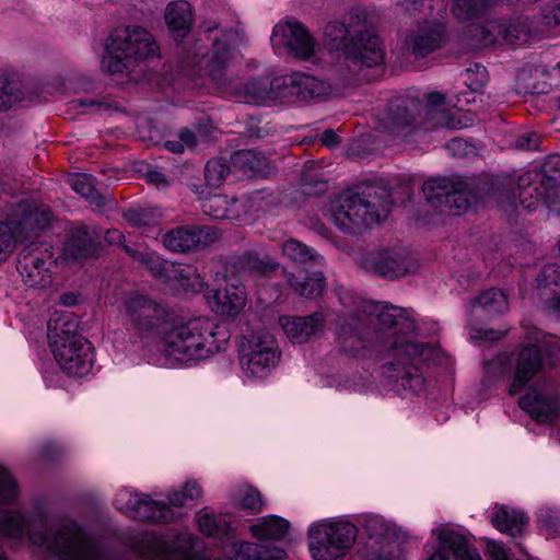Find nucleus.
Instances as JSON below:
<instances>
[{"mask_svg": "<svg viewBox=\"0 0 560 560\" xmlns=\"http://www.w3.org/2000/svg\"><path fill=\"white\" fill-rule=\"evenodd\" d=\"M206 298L215 313L229 317L238 315L247 303L245 288L234 282L228 283L223 290L208 291Z\"/></svg>", "mask_w": 560, "mask_h": 560, "instance_id": "obj_24", "label": "nucleus"}, {"mask_svg": "<svg viewBox=\"0 0 560 560\" xmlns=\"http://www.w3.org/2000/svg\"><path fill=\"white\" fill-rule=\"evenodd\" d=\"M71 188L86 199L96 201L100 198L98 191L94 187L93 177L88 174H75L69 178Z\"/></svg>", "mask_w": 560, "mask_h": 560, "instance_id": "obj_49", "label": "nucleus"}, {"mask_svg": "<svg viewBox=\"0 0 560 560\" xmlns=\"http://www.w3.org/2000/svg\"><path fill=\"white\" fill-rule=\"evenodd\" d=\"M392 209L386 189L366 185L358 190H347L330 206L334 223L342 231L369 226L385 219Z\"/></svg>", "mask_w": 560, "mask_h": 560, "instance_id": "obj_6", "label": "nucleus"}, {"mask_svg": "<svg viewBox=\"0 0 560 560\" xmlns=\"http://www.w3.org/2000/svg\"><path fill=\"white\" fill-rule=\"evenodd\" d=\"M362 266L370 272L393 280L408 273L413 268V261L404 248H385L366 254Z\"/></svg>", "mask_w": 560, "mask_h": 560, "instance_id": "obj_19", "label": "nucleus"}, {"mask_svg": "<svg viewBox=\"0 0 560 560\" xmlns=\"http://www.w3.org/2000/svg\"><path fill=\"white\" fill-rule=\"evenodd\" d=\"M540 175L539 179L546 185L548 209L560 211V195L557 188L560 182V155H549L539 168L530 170Z\"/></svg>", "mask_w": 560, "mask_h": 560, "instance_id": "obj_29", "label": "nucleus"}, {"mask_svg": "<svg viewBox=\"0 0 560 560\" xmlns=\"http://www.w3.org/2000/svg\"><path fill=\"white\" fill-rule=\"evenodd\" d=\"M503 27L504 22L488 21L485 25L475 30L474 36L478 38L480 45L491 46L502 42Z\"/></svg>", "mask_w": 560, "mask_h": 560, "instance_id": "obj_47", "label": "nucleus"}, {"mask_svg": "<svg viewBox=\"0 0 560 560\" xmlns=\"http://www.w3.org/2000/svg\"><path fill=\"white\" fill-rule=\"evenodd\" d=\"M236 560H282L285 551L279 547L242 541L234 546Z\"/></svg>", "mask_w": 560, "mask_h": 560, "instance_id": "obj_35", "label": "nucleus"}, {"mask_svg": "<svg viewBox=\"0 0 560 560\" xmlns=\"http://www.w3.org/2000/svg\"><path fill=\"white\" fill-rule=\"evenodd\" d=\"M235 34L232 31L221 30L212 38V45L207 54L200 57L187 56L183 63L185 70L195 74L205 72L211 81L226 93H235L236 97L245 103L264 104L273 100L272 81L268 78L253 79L241 91L232 86L233 68L238 57L235 49Z\"/></svg>", "mask_w": 560, "mask_h": 560, "instance_id": "obj_3", "label": "nucleus"}, {"mask_svg": "<svg viewBox=\"0 0 560 560\" xmlns=\"http://www.w3.org/2000/svg\"><path fill=\"white\" fill-rule=\"evenodd\" d=\"M97 236L84 225H78L65 246V253L73 258H85L93 256L97 249Z\"/></svg>", "mask_w": 560, "mask_h": 560, "instance_id": "obj_33", "label": "nucleus"}, {"mask_svg": "<svg viewBox=\"0 0 560 560\" xmlns=\"http://www.w3.org/2000/svg\"><path fill=\"white\" fill-rule=\"evenodd\" d=\"M538 294L548 313L560 316V267L547 265L537 278Z\"/></svg>", "mask_w": 560, "mask_h": 560, "instance_id": "obj_26", "label": "nucleus"}, {"mask_svg": "<svg viewBox=\"0 0 560 560\" xmlns=\"http://www.w3.org/2000/svg\"><path fill=\"white\" fill-rule=\"evenodd\" d=\"M233 164L244 171L260 173L266 165V158L253 150H242L232 156Z\"/></svg>", "mask_w": 560, "mask_h": 560, "instance_id": "obj_44", "label": "nucleus"}, {"mask_svg": "<svg viewBox=\"0 0 560 560\" xmlns=\"http://www.w3.org/2000/svg\"><path fill=\"white\" fill-rule=\"evenodd\" d=\"M242 505L253 512H260L264 508L261 494L257 490L248 487L242 499Z\"/></svg>", "mask_w": 560, "mask_h": 560, "instance_id": "obj_55", "label": "nucleus"}, {"mask_svg": "<svg viewBox=\"0 0 560 560\" xmlns=\"http://www.w3.org/2000/svg\"><path fill=\"white\" fill-rule=\"evenodd\" d=\"M282 254L296 264H308L320 266L324 264V257L305 244L290 238L282 244Z\"/></svg>", "mask_w": 560, "mask_h": 560, "instance_id": "obj_39", "label": "nucleus"}, {"mask_svg": "<svg viewBox=\"0 0 560 560\" xmlns=\"http://www.w3.org/2000/svg\"><path fill=\"white\" fill-rule=\"evenodd\" d=\"M339 350L351 358H364L371 353L372 341L362 318L352 316L345 320L337 336Z\"/></svg>", "mask_w": 560, "mask_h": 560, "instance_id": "obj_20", "label": "nucleus"}, {"mask_svg": "<svg viewBox=\"0 0 560 560\" xmlns=\"http://www.w3.org/2000/svg\"><path fill=\"white\" fill-rule=\"evenodd\" d=\"M446 150L454 156H464L468 153V145L463 139L454 138L447 142Z\"/></svg>", "mask_w": 560, "mask_h": 560, "instance_id": "obj_59", "label": "nucleus"}, {"mask_svg": "<svg viewBox=\"0 0 560 560\" xmlns=\"http://www.w3.org/2000/svg\"><path fill=\"white\" fill-rule=\"evenodd\" d=\"M480 307L486 314H501L508 311L509 302L503 291L490 289L482 292L474 303V307Z\"/></svg>", "mask_w": 560, "mask_h": 560, "instance_id": "obj_42", "label": "nucleus"}, {"mask_svg": "<svg viewBox=\"0 0 560 560\" xmlns=\"http://www.w3.org/2000/svg\"><path fill=\"white\" fill-rule=\"evenodd\" d=\"M518 404L532 418L541 422L551 421L560 411V398L546 385L530 388Z\"/></svg>", "mask_w": 560, "mask_h": 560, "instance_id": "obj_22", "label": "nucleus"}, {"mask_svg": "<svg viewBox=\"0 0 560 560\" xmlns=\"http://www.w3.org/2000/svg\"><path fill=\"white\" fill-rule=\"evenodd\" d=\"M281 352L272 334L254 332L240 348V365L245 376L266 377L280 361Z\"/></svg>", "mask_w": 560, "mask_h": 560, "instance_id": "obj_13", "label": "nucleus"}, {"mask_svg": "<svg viewBox=\"0 0 560 560\" xmlns=\"http://www.w3.org/2000/svg\"><path fill=\"white\" fill-rule=\"evenodd\" d=\"M51 219L49 209L35 202L19 203L9 223H0V262L10 253L14 240L20 236L28 237L36 231L48 226Z\"/></svg>", "mask_w": 560, "mask_h": 560, "instance_id": "obj_12", "label": "nucleus"}, {"mask_svg": "<svg viewBox=\"0 0 560 560\" xmlns=\"http://www.w3.org/2000/svg\"><path fill=\"white\" fill-rule=\"evenodd\" d=\"M218 238V231L208 225L177 226L162 235L164 246L175 253L196 252L211 245Z\"/></svg>", "mask_w": 560, "mask_h": 560, "instance_id": "obj_18", "label": "nucleus"}, {"mask_svg": "<svg viewBox=\"0 0 560 560\" xmlns=\"http://www.w3.org/2000/svg\"><path fill=\"white\" fill-rule=\"evenodd\" d=\"M277 55L290 54L296 59L310 61L316 55L315 42L306 27L298 21H284L273 27L270 37Z\"/></svg>", "mask_w": 560, "mask_h": 560, "instance_id": "obj_15", "label": "nucleus"}, {"mask_svg": "<svg viewBox=\"0 0 560 560\" xmlns=\"http://www.w3.org/2000/svg\"><path fill=\"white\" fill-rule=\"evenodd\" d=\"M357 527L347 521L336 520L313 524L308 529L310 551L314 560H339L352 547Z\"/></svg>", "mask_w": 560, "mask_h": 560, "instance_id": "obj_10", "label": "nucleus"}, {"mask_svg": "<svg viewBox=\"0 0 560 560\" xmlns=\"http://www.w3.org/2000/svg\"><path fill=\"white\" fill-rule=\"evenodd\" d=\"M538 174L532 171L524 172L517 180L514 191L520 205L529 211L535 210L540 203L548 208L546 185L539 179Z\"/></svg>", "mask_w": 560, "mask_h": 560, "instance_id": "obj_25", "label": "nucleus"}, {"mask_svg": "<svg viewBox=\"0 0 560 560\" xmlns=\"http://www.w3.org/2000/svg\"><path fill=\"white\" fill-rule=\"evenodd\" d=\"M16 100L18 95L13 92V86L7 77L0 73V110L9 109Z\"/></svg>", "mask_w": 560, "mask_h": 560, "instance_id": "obj_52", "label": "nucleus"}, {"mask_svg": "<svg viewBox=\"0 0 560 560\" xmlns=\"http://www.w3.org/2000/svg\"><path fill=\"white\" fill-rule=\"evenodd\" d=\"M289 529V523L281 517L269 515L250 526V533L259 540L281 539Z\"/></svg>", "mask_w": 560, "mask_h": 560, "instance_id": "obj_37", "label": "nucleus"}, {"mask_svg": "<svg viewBox=\"0 0 560 560\" xmlns=\"http://www.w3.org/2000/svg\"><path fill=\"white\" fill-rule=\"evenodd\" d=\"M197 523L199 529L208 536H214L220 532V525L214 515L210 513H200L197 517Z\"/></svg>", "mask_w": 560, "mask_h": 560, "instance_id": "obj_54", "label": "nucleus"}, {"mask_svg": "<svg viewBox=\"0 0 560 560\" xmlns=\"http://www.w3.org/2000/svg\"><path fill=\"white\" fill-rule=\"evenodd\" d=\"M299 80L296 72L275 78L272 80L273 100L284 103L300 101L301 91L298 89Z\"/></svg>", "mask_w": 560, "mask_h": 560, "instance_id": "obj_41", "label": "nucleus"}, {"mask_svg": "<svg viewBox=\"0 0 560 560\" xmlns=\"http://www.w3.org/2000/svg\"><path fill=\"white\" fill-rule=\"evenodd\" d=\"M489 0H452L451 12L459 22L471 23L486 14Z\"/></svg>", "mask_w": 560, "mask_h": 560, "instance_id": "obj_38", "label": "nucleus"}, {"mask_svg": "<svg viewBox=\"0 0 560 560\" xmlns=\"http://www.w3.org/2000/svg\"><path fill=\"white\" fill-rule=\"evenodd\" d=\"M545 335L536 331L533 339L536 345L525 347L521 350L513 381L510 386V394L514 395L521 392L525 384L542 369L541 348Z\"/></svg>", "mask_w": 560, "mask_h": 560, "instance_id": "obj_23", "label": "nucleus"}, {"mask_svg": "<svg viewBox=\"0 0 560 560\" xmlns=\"http://www.w3.org/2000/svg\"><path fill=\"white\" fill-rule=\"evenodd\" d=\"M238 264L244 273L254 276H267L279 267L278 262L262 260L252 254L243 255Z\"/></svg>", "mask_w": 560, "mask_h": 560, "instance_id": "obj_45", "label": "nucleus"}, {"mask_svg": "<svg viewBox=\"0 0 560 560\" xmlns=\"http://www.w3.org/2000/svg\"><path fill=\"white\" fill-rule=\"evenodd\" d=\"M432 534L442 548L452 551L455 560H482L477 549L469 545L467 538L459 532L442 525L432 529Z\"/></svg>", "mask_w": 560, "mask_h": 560, "instance_id": "obj_27", "label": "nucleus"}, {"mask_svg": "<svg viewBox=\"0 0 560 560\" xmlns=\"http://www.w3.org/2000/svg\"><path fill=\"white\" fill-rule=\"evenodd\" d=\"M324 44L331 51H341L343 61L340 71L346 79L370 80L369 69L380 68L384 51L378 36L370 32L365 22L358 15L350 16L348 23L331 22L324 33Z\"/></svg>", "mask_w": 560, "mask_h": 560, "instance_id": "obj_5", "label": "nucleus"}, {"mask_svg": "<svg viewBox=\"0 0 560 560\" xmlns=\"http://www.w3.org/2000/svg\"><path fill=\"white\" fill-rule=\"evenodd\" d=\"M491 523L501 533L517 537L523 533L527 517L521 511L505 505H497L492 510Z\"/></svg>", "mask_w": 560, "mask_h": 560, "instance_id": "obj_32", "label": "nucleus"}, {"mask_svg": "<svg viewBox=\"0 0 560 560\" xmlns=\"http://www.w3.org/2000/svg\"><path fill=\"white\" fill-rule=\"evenodd\" d=\"M19 494L14 478L9 470L0 465V505L11 503ZM0 560H5L0 556Z\"/></svg>", "mask_w": 560, "mask_h": 560, "instance_id": "obj_51", "label": "nucleus"}, {"mask_svg": "<svg viewBox=\"0 0 560 560\" xmlns=\"http://www.w3.org/2000/svg\"><path fill=\"white\" fill-rule=\"evenodd\" d=\"M159 47L145 28L122 26L115 28L105 44L102 69L109 74H129L137 66L158 55Z\"/></svg>", "mask_w": 560, "mask_h": 560, "instance_id": "obj_8", "label": "nucleus"}, {"mask_svg": "<svg viewBox=\"0 0 560 560\" xmlns=\"http://www.w3.org/2000/svg\"><path fill=\"white\" fill-rule=\"evenodd\" d=\"M285 278L290 288L302 298L316 299L325 291V279L320 271L311 275L285 272Z\"/></svg>", "mask_w": 560, "mask_h": 560, "instance_id": "obj_34", "label": "nucleus"}, {"mask_svg": "<svg viewBox=\"0 0 560 560\" xmlns=\"http://www.w3.org/2000/svg\"><path fill=\"white\" fill-rule=\"evenodd\" d=\"M279 325L293 345H303L319 337L325 329L326 319L323 313L315 312L305 316H280Z\"/></svg>", "mask_w": 560, "mask_h": 560, "instance_id": "obj_21", "label": "nucleus"}, {"mask_svg": "<svg viewBox=\"0 0 560 560\" xmlns=\"http://www.w3.org/2000/svg\"><path fill=\"white\" fill-rule=\"evenodd\" d=\"M298 74V89L301 91L300 101L308 98L324 97L331 92V85L317 77L296 72Z\"/></svg>", "mask_w": 560, "mask_h": 560, "instance_id": "obj_40", "label": "nucleus"}, {"mask_svg": "<svg viewBox=\"0 0 560 560\" xmlns=\"http://www.w3.org/2000/svg\"><path fill=\"white\" fill-rule=\"evenodd\" d=\"M79 323L72 313H61L48 323V340L60 368L69 375L83 376L93 364L91 343L78 335Z\"/></svg>", "mask_w": 560, "mask_h": 560, "instance_id": "obj_7", "label": "nucleus"}, {"mask_svg": "<svg viewBox=\"0 0 560 560\" xmlns=\"http://www.w3.org/2000/svg\"><path fill=\"white\" fill-rule=\"evenodd\" d=\"M229 331L209 317L200 316L173 322L161 337L165 357L195 364L226 350Z\"/></svg>", "mask_w": 560, "mask_h": 560, "instance_id": "obj_4", "label": "nucleus"}, {"mask_svg": "<svg viewBox=\"0 0 560 560\" xmlns=\"http://www.w3.org/2000/svg\"><path fill=\"white\" fill-rule=\"evenodd\" d=\"M389 114L392 117V122L395 127H407L412 124L415 120L413 115L410 113L407 105H396V113H394V106L390 105Z\"/></svg>", "mask_w": 560, "mask_h": 560, "instance_id": "obj_53", "label": "nucleus"}, {"mask_svg": "<svg viewBox=\"0 0 560 560\" xmlns=\"http://www.w3.org/2000/svg\"><path fill=\"white\" fill-rule=\"evenodd\" d=\"M542 18L549 26L560 25V0L549 2L542 10Z\"/></svg>", "mask_w": 560, "mask_h": 560, "instance_id": "obj_56", "label": "nucleus"}, {"mask_svg": "<svg viewBox=\"0 0 560 560\" xmlns=\"http://www.w3.org/2000/svg\"><path fill=\"white\" fill-rule=\"evenodd\" d=\"M410 11H429L430 19L418 23L407 35V48L418 57H423L439 49L445 38L444 19L446 16L445 0H413Z\"/></svg>", "mask_w": 560, "mask_h": 560, "instance_id": "obj_9", "label": "nucleus"}, {"mask_svg": "<svg viewBox=\"0 0 560 560\" xmlns=\"http://www.w3.org/2000/svg\"><path fill=\"white\" fill-rule=\"evenodd\" d=\"M529 36V27L523 21L504 22L502 42L506 44H520L526 42Z\"/></svg>", "mask_w": 560, "mask_h": 560, "instance_id": "obj_50", "label": "nucleus"}, {"mask_svg": "<svg viewBox=\"0 0 560 560\" xmlns=\"http://www.w3.org/2000/svg\"><path fill=\"white\" fill-rule=\"evenodd\" d=\"M425 108L428 112H434L441 108H447L446 97L440 92H432L425 95Z\"/></svg>", "mask_w": 560, "mask_h": 560, "instance_id": "obj_58", "label": "nucleus"}, {"mask_svg": "<svg viewBox=\"0 0 560 560\" xmlns=\"http://www.w3.org/2000/svg\"><path fill=\"white\" fill-rule=\"evenodd\" d=\"M168 314L166 308L155 300L141 294L126 298L124 317L141 339H159L165 329Z\"/></svg>", "mask_w": 560, "mask_h": 560, "instance_id": "obj_14", "label": "nucleus"}, {"mask_svg": "<svg viewBox=\"0 0 560 560\" xmlns=\"http://www.w3.org/2000/svg\"><path fill=\"white\" fill-rule=\"evenodd\" d=\"M114 504L119 511L141 521L166 523L175 518V513L166 504L127 488L117 492Z\"/></svg>", "mask_w": 560, "mask_h": 560, "instance_id": "obj_17", "label": "nucleus"}, {"mask_svg": "<svg viewBox=\"0 0 560 560\" xmlns=\"http://www.w3.org/2000/svg\"><path fill=\"white\" fill-rule=\"evenodd\" d=\"M362 312L378 325L377 337L387 348V362L383 366L386 378L398 388L419 393L424 380L420 364L433 359L434 350L412 340L416 324L407 312L378 302H364Z\"/></svg>", "mask_w": 560, "mask_h": 560, "instance_id": "obj_1", "label": "nucleus"}, {"mask_svg": "<svg viewBox=\"0 0 560 560\" xmlns=\"http://www.w3.org/2000/svg\"><path fill=\"white\" fill-rule=\"evenodd\" d=\"M126 253L140 265L144 266L153 277L163 280L166 283L167 272L171 261H164L153 252L139 250L129 246H124Z\"/></svg>", "mask_w": 560, "mask_h": 560, "instance_id": "obj_36", "label": "nucleus"}, {"mask_svg": "<svg viewBox=\"0 0 560 560\" xmlns=\"http://www.w3.org/2000/svg\"><path fill=\"white\" fill-rule=\"evenodd\" d=\"M183 492H185L189 503L198 500L202 493L201 488L196 481H188L183 488Z\"/></svg>", "mask_w": 560, "mask_h": 560, "instance_id": "obj_63", "label": "nucleus"}, {"mask_svg": "<svg viewBox=\"0 0 560 560\" xmlns=\"http://www.w3.org/2000/svg\"><path fill=\"white\" fill-rule=\"evenodd\" d=\"M0 533L12 538L27 534L54 560H98L97 548L75 522L50 524L43 513L11 512L0 520Z\"/></svg>", "mask_w": 560, "mask_h": 560, "instance_id": "obj_2", "label": "nucleus"}, {"mask_svg": "<svg viewBox=\"0 0 560 560\" xmlns=\"http://www.w3.org/2000/svg\"><path fill=\"white\" fill-rule=\"evenodd\" d=\"M427 201L441 212L458 215L477 201L471 185L459 178H432L424 183Z\"/></svg>", "mask_w": 560, "mask_h": 560, "instance_id": "obj_11", "label": "nucleus"}, {"mask_svg": "<svg viewBox=\"0 0 560 560\" xmlns=\"http://www.w3.org/2000/svg\"><path fill=\"white\" fill-rule=\"evenodd\" d=\"M200 199L203 213L213 219L237 220L241 217V205L237 199L220 194Z\"/></svg>", "mask_w": 560, "mask_h": 560, "instance_id": "obj_30", "label": "nucleus"}, {"mask_svg": "<svg viewBox=\"0 0 560 560\" xmlns=\"http://www.w3.org/2000/svg\"><path fill=\"white\" fill-rule=\"evenodd\" d=\"M162 2L163 0H129L130 5L141 13L152 12L153 9L158 8Z\"/></svg>", "mask_w": 560, "mask_h": 560, "instance_id": "obj_61", "label": "nucleus"}, {"mask_svg": "<svg viewBox=\"0 0 560 560\" xmlns=\"http://www.w3.org/2000/svg\"><path fill=\"white\" fill-rule=\"evenodd\" d=\"M487 549L492 560H508L506 551L502 544L489 541Z\"/></svg>", "mask_w": 560, "mask_h": 560, "instance_id": "obj_62", "label": "nucleus"}, {"mask_svg": "<svg viewBox=\"0 0 560 560\" xmlns=\"http://www.w3.org/2000/svg\"><path fill=\"white\" fill-rule=\"evenodd\" d=\"M147 179L149 183L155 185L159 188L166 187L168 185V180L165 175L156 170L149 171L147 173Z\"/></svg>", "mask_w": 560, "mask_h": 560, "instance_id": "obj_64", "label": "nucleus"}, {"mask_svg": "<svg viewBox=\"0 0 560 560\" xmlns=\"http://www.w3.org/2000/svg\"><path fill=\"white\" fill-rule=\"evenodd\" d=\"M125 220L132 226L142 228L158 223L160 213L156 209L143 207L137 209H128L124 212Z\"/></svg>", "mask_w": 560, "mask_h": 560, "instance_id": "obj_46", "label": "nucleus"}, {"mask_svg": "<svg viewBox=\"0 0 560 560\" xmlns=\"http://www.w3.org/2000/svg\"><path fill=\"white\" fill-rule=\"evenodd\" d=\"M52 253L46 244H30L18 256V271L31 288L46 287L51 282Z\"/></svg>", "mask_w": 560, "mask_h": 560, "instance_id": "obj_16", "label": "nucleus"}, {"mask_svg": "<svg viewBox=\"0 0 560 560\" xmlns=\"http://www.w3.org/2000/svg\"><path fill=\"white\" fill-rule=\"evenodd\" d=\"M165 22L174 37H185L189 33L192 22L189 2L185 0L171 2L165 10Z\"/></svg>", "mask_w": 560, "mask_h": 560, "instance_id": "obj_31", "label": "nucleus"}, {"mask_svg": "<svg viewBox=\"0 0 560 560\" xmlns=\"http://www.w3.org/2000/svg\"><path fill=\"white\" fill-rule=\"evenodd\" d=\"M230 172L229 165L222 159H212L205 167V178L209 186L219 187L225 180Z\"/></svg>", "mask_w": 560, "mask_h": 560, "instance_id": "obj_48", "label": "nucleus"}, {"mask_svg": "<svg viewBox=\"0 0 560 560\" xmlns=\"http://www.w3.org/2000/svg\"><path fill=\"white\" fill-rule=\"evenodd\" d=\"M503 336H504V331L494 330V329H485V330L475 329L472 332L470 331V337L479 338V339L487 340V341L499 340Z\"/></svg>", "mask_w": 560, "mask_h": 560, "instance_id": "obj_60", "label": "nucleus"}, {"mask_svg": "<svg viewBox=\"0 0 560 560\" xmlns=\"http://www.w3.org/2000/svg\"><path fill=\"white\" fill-rule=\"evenodd\" d=\"M166 284L176 294H194L203 289L205 281L194 266L170 265Z\"/></svg>", "mask_w": 560, "mask_h": 560, "instance_id": "obj_28", "label": "nucleus"}, {"mask_svg": "<svg viewBox=\"0 0 560 560\" xmlns=\"http://www.w3.org/2000/svg\"><path fill=\"white\" fill-rule=\"evenodd\" d=\"M466 124L457 116V112L447 108H441L434 112H428L425 118V128H446L451 130L462 129Z\"/></svg>", "mask_w": 560, "mask_h": 560, "instance_id": "obj_43", "label": "nucleus"}, {"mask_svg": "<svg viewBox=\"0 0 560 560\" xmlns=\"http://www.w3.org/2000/svg\"><path fill=\"white\" fill-rule=\"evenodd\" d=\"M540 138L536 132H526L520 135L515 140V145L522 150H537L539 147Z\"/></svg>", "mask_w": 560, "mask_h": 560, "instance_id": "obj_57", "label": "nucleus"}]
</instances>
